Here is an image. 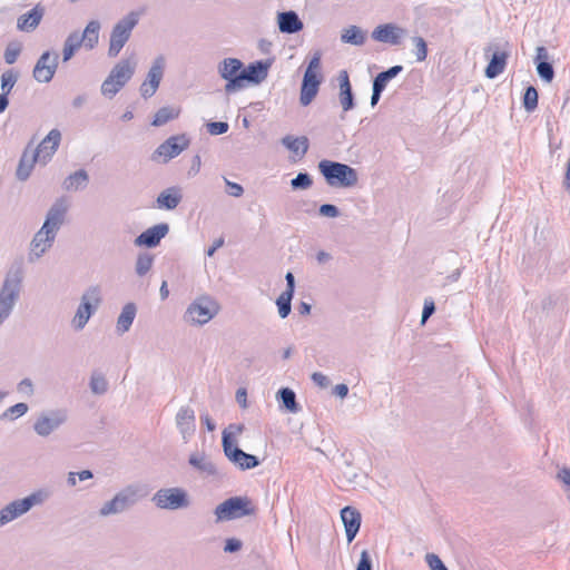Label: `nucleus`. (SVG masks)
Returning a JSON list of instances; mask_svg holds the SVG:
<instances>
[{"label": "nucleus", "instance_id": "1", "mask_svg": "<svg viewBox=\"0 0 570 570\" xmlns=\"http://www.w3.org/2000/svg\"><path fill=\"white\" fill-rule=\"evenodd\" d=\"M23 279V263L22 261H16L6 272L0 287V324L9 318L17 302L19 301Z\"/></svg>", "mask_w": 570, "mask_h": 570}, {"label": "nucleus", "instance_id": "2", "mask_svg": "<svg viewBox=\"0 0 570 570\" xmlns=\"http://www.w3.org/2000/svg\"><path fill=\"white\" fill-rule=\"evenodd\" d=\"M318 170L332 187H353L358 181L356 169L343 163L323 159L318 163Z\"/></svg>", "mask_w": 570, "mask_h": 570}, {"label": "nucleus", "instance_id": "3", "mask_svg": "<svg viewBox=\"0 0 570 570\" xmlns=\"http://www.w3.org/2000/svg\"><path fill=\"white\" fill-rule=\"evenodd\" d=\"M50 497L48 489H39L23 499L8 503L0 510V528L26 514L35 505L45 503Z\"/></svg>", "mask_w": 570, "mask_h": 570}, {"label": "nucleus", "instance_id": "4", "mask_svg": "<svg viewBox=\"0 0 570 570\" xmlns=\"http://www.w3.org/2000/svg\"><path fill=\"white\" fill-rule=\"evenodd\" d=\"M141 498L142 494L140 493L139 485H126L100 507L98 514L101 518H108L110 515L124 513L132 508Z\"/></svg>", "mask_w": 570, "mask_h": 570}, {"label": "nucleus", "instance_id": "5", "mask_svg": "<svg viewBox=\"0 0 570 570\" xmlns=\"http://www.w3.org/2000/svg\"><path fill=\"white\" fill-rule=\"evenodd\" d=\"M140 16L139 11H130L114 26L109 39V57L115 58L119 55L138 24Z\"/></svg>", "mask_w": 570, "mask_h": 570}, {"label": "nucleus", "instance_id": "6", "mask_svg": "<svg viewBox=\"0 0 570 570\" xmlns=\"http://www.w3.org/2000/svg\"><path fill=\"white\" fill-rule=\"evenodd\" d=\"M101 301V289L98 285L90 286L83 292L80 304L71 320V326L75 331L85 328L90 317L97 312Z\"/></svg>", "mask_w": 570, "mask_h": 570}, {"label": "nucleus", "instance_id": "7", "mask_svg": "<svg viewBox=\"0 0 570 570\" xmlns=\"http://www.w3.org/2000/svg\"><path fill=\"white\" fill-rule=\"evenodd\" d=\"M256 508L247 497H232L215 508L217 521H229L254 515Z\"/></svg>", "mask_w": 570, "mask_h": 570}, {"label": "nucleus", "instance_id": "8", "mask_svg": "<svg viewBox=\"0 0 570 570\" xmlns=\"http://www.w3.org/2000/svg\"><path fill=\"white\" fill-rule=\"evenodd\" d=\"M153 503L163 510H179L189 507L188 493L183 488L159 489L151 498Z\"/></svg>", "mask_w": 570, "mask_h": 570}, {"label": "nucleus", "instance_id": "9", "mask_svg": "<svg viewBox=\"0 0 570 570\" xmlns=\"http://www.w3.org/2000/svg\"><path fill=\"white\" fill-rule=\"evenodd\" d=\"M217 73L226 81L224 90L233 94L242 90L240 76L243 73V61L237 58H224L217 65Z\"/></svg>", "mask_w": 570, "mask_h": 570}, {"label": "nucleus", "instance_id": "10", "mask_svg": "<svg viewBox=\"0 0 570 570\" xmlns=\"http://www.w3.org/2000/svg\"><path fill=\"white\" fill-rule=\"evenodd\" d=\"M188 146L189 139L185 134L170 136L154 150L150 159L158 164H167L187 149Z\"/></svg>", "mask_w": 570, "mask_h": 570}, {"label": "nucleus", "instance_id": "11", "mask_svg": "<svg viewBox=\"0 0 570 570\" xmlns=\"http://www.w3.org/2000/svg\"><path fill=\"white\" fill-rule=\"evenodd\" d=\"M217 312V305L213 301L200 298L188 306L184 317L188 323L204 325L208 323Z\"/></svg>", "mask_w": 570, "mask_h": 570}, {"label": "nucleus", "instance_id": "12", "mask_svg": "<svg viewBox=\"0 0 570 570\" xmlns=\"http://www.w3.org/2000/svg\"><path fill=\"white\" fill-rule=\"evenodd\" d=\"M67 420V410H51L39 415L33 424V430L39 436L46 438L65 424Z\"/></svg>", "mask_w": 570, "mask_h": 570}, {"label": "nucleus", "instance_id": "13", "mask_svg": "<svg viewBox=\"0 0 570 570\" xmlns=\"http://www.w3.org/2000/svg\"><path fill=\"white\" fill-rule=\"evenodd\" d=\"M222 445L226 458L240 470H250L259 465V460L256 455L246 453L236 444L229 443L227 435L222 438Z\"/></svg>", "mask_w": 570, "mask_h": 570}, {"label": "nucleus", "instance_id": "14", "mask_svg": "<svg viewBox=\"0 0 570 570\" xmlns=\"http://www.w3.org/2000/svg\"><path fill=\"white\" fill-rule=\"evenodd\" d=\"M59 63V55L53 51H45L37 60L32 70L36 81L48 83L55 77Z\"/></svg>", "mask_w": 570, "mask_h": 570}, {"label": "nucleus", "instance_id": "15", "mask_svg": "<svg viewBox=\"0 0 570 570\" xmlns=\"http://www.w3.org/2000/svg\"><path fill=\"white\" fill-rule=\"evenodd\" d=\"M56 236L52 232L41 227L30 242L28 262L36 263L39 261L52 247Z\"/></svg>", "mask_w": 570, "mask_h": 570}, {"label": "nucleus", "instance_id": "16", "mask_svg": "<svg viewBox=\"0 0 570 570\" xmlns=\"http://www.w3.org/2000/svg\"><path fill=\"white\" fill-rule=\"evenodd\" d=\"M405 36L406 30L394 23L380 24L371 35L373 40L391 46H400Z\"/></svg>", "mask_w": 570, "mask_h": 570}, {"label": "nucleus", "instance_id": "17", "mask_svg": "<svg viewBox=\"0 0 570 570\" xmlns=\"http://www.w3.org/2000/svg\"><path fill=\"white\" fill-rule=\"evenodd\" d=\"M175 423L184 441H189L196 431V415L194 409L189 405L180 406L176 413Z\"/></svg>", "mask_w": 570, "mask_h": 570}, {"label": "nucleus", "instance_id": "18", "mask_svg": "<svg viewBox=\"0 0 570 570\" xmlns=\"http://www.w3.org/2000/svg\"><path fill=\"white\" fill-rule=\"evenodd\" d=\"M268 69L269 62L263 60L250 62L247 67L243 65L242 89L246 87V83L258 85L263 82L268 76Z\"/></svg>", "mask_w": 570, "mask_h": 570}, {"label": "nucleus", "instance_id": "19", "mask_svg": "<svg viewBox=\"0 0 570 570\" xmlns=\"http://www.w3.org/2000/svg\"><path fill=\"white\" fill-rule=\"evenodd\" d=\"M169 233V225L167 223H160L147 228L140 235H138L134 243L136 246H145L148 248L156 247L160 240Z\"/></svg>", "mask_w": 570, "mask_h": 570}, {"label": "nucleus", "instance_id": "20", "mask_svg": "<svg viewBox=\"0 0 570 570\" xmlns=\"http://www.w3.org/2000/svg\"><path fill=\"white\" fill-rule=\"evenodd\" d=\"M67 210L68 206L66 202L63 199H57L49 208L45 223L41 227L57 235L58 230L65 222Z\"/></svg>", "mask_w": 570, "mask_h": 570}, {"label": "nucleus", "instance_id": "21", "mask_svg": "<svg viewBox=\"0 0 570 570\" xmlns=\"http://www.w3.org/2000/svg\"><path fill=\"white\" fill-rule=\"evenodd\" d=\"M61 140V132L58 129H51L49 134L41 140L36 149H32L33 153H39L38 159L47 164L55 153L57 151Z\"/></svg>", "mask_w": 570, "mask_h": 570}, {"label": "nucleus", "instance_id": "22", "mask_svg": "<svg viewBox=\"0 0 570 570\" xmlns=\"http://www.w3.org/2000/svg\"><path fill=\"white\" fill-rule=\"evenodd\" d=\"M341 519L344 524L347 542L351 543L360 531L362 515L353 507H344L341 510Z\"/></svg>", "mask_w": 570, "mask_h": 570}, {"label": "nucleus", "instance_id": "23", "mask_svg": "<svg viewBox=\"0 0 570 570\" xmlns=\"http://www.w3.org/2000/svg\"><path fill=\"white\" fill-rule=\"evenodd\" d=\"M321 85V77L318 75H311L309 71H305L302 87L299 102L302 106H308L318 92Z\"/></svg>", "mask_w": 570, "mask_h": 570}, {"label": "nucleus", "instance_id": "24", "mask_svg": "<svg viewBox=\"0 0 570 570\" xmlns=\"http://www.w3.org/2000/svg\"><path fill=\"white\" fill-rule=\"evenodd\" d=\"M45 16V8L36 4L29 12L21 14L17 20V29L22 32H31L40 24Z\"/></svg>", "mask_w": 570, "mask_h": 570}, {"label": "nucleus", "instance_id": "25", "mask_svg": "<svg viewBox=\"0 0 570 570\" xmlns=\"http://www.w3.org/2000/svg\"><path fill=\"white\" fill-rule=\"evenodd\" d=\"M38 157L39 153L32 151L30 142L24 148L17 167L16 176L20 181H26L30 177L36 163L39 160Z\"/></svg>", "mask_w": 570, "mask_h": 570}, {"label": "nucleus", "instance_id": "26", "mask_svg": "<svg viewBox=\"0 0 570 570\" xmlns=\"http://www.w3.org/2000/svg\"><path fill=\"white\" fill-rule=\"evenodd\" d=\"M277 26L282 33H297L303 30L304 23L297 12L293 10L283 11L277 14Z\"/></svg>", "mask_w": 570, "mask_h": 570}, {"label": "nucleus", "instance_id": "27", "mask_svg": "<svg viewBox=\"0 0 570 570\" xmlns=\"http://www.w3.org/2000/svg\"><path fill=\"white\" fill-rule=\"evenodd\" d=\"M340 82V92L338 100L342 106L343 111H350L355 107L354 95L352 91V86L350 82L348 73L345 70H342L338 76Z\"/></svg>", "mask_w": 570, "mask_h": 570}, {"label": "nucleus", "instance_id": "28", "mask_svg": "<svg viewBox=\"0 0 570 570\" xmlns=\"http://www.w3.org/2000/svg\"><path fill=\"white\" fill-rule=\"evenodd\" d=\"M183 200L181 188L178 186H171L164 189L157 197L156 204L158 208L173 210Z\"/></svg>", "mask_w": 570, "mask_h": 570}, {"label": "nucleus", "instance_id": "29", "mask_svg": "<svg viewBox=\"0 0 570 570\" xmlns=\"http://www.w3.org/2000/svg\"><path fill=\"white\" fill-rule=\"evenodd\" d=\"M548 51L544 47L537 48L534 62L539 77L546 82H551L554 78L553 66L548 61Z\"/></svg>", "mask_w": 570, "mask_h": 570}, {"label": "nucleus", "instance_id": "30", "mask_svg": "<svg viewBox=\"0 0 570 570\" xmlns=\"http://www.w3.org/2000/svg\"><path fill=\"white\" fill-rule=\"evenodd\" d=\"M135 73V65H131L128 59L120 60L109 72L116 85L125 87V85L132 78Z\"/></svg>", "mask_w": 570, "mask_h": 570}, {"label": "nucleus", "instance_id": "31", "mask_svg": "<svg viewBox=\"0 0 570 570\" xmlns=\"http://www.w3.org/2000/svg\"><path fill=\"white\" fill-rule=\"evenodd\" d=\"M136 314L137 307L135 303L130 302L124 305L116 323V332L118 335H124L130 330Z\"/></svg>", "mask_w": 570, "mask_h": 570}, {"label": "nucleus", "instance_id": "32", "mask_svg": "<svg viewBox=\"0 0 570 570\" xmlns=\"http://www.w3.org/2000/svg\"><path fill=\"white\" fill-rule=\"evenodd\" d=\"M189 464L207 476H214L218 474L215 463L209 460L204 453L195 452L191 453L188 460Z\"/></svg>", "mask_w": 570, "mask_h": 570}, {"label": "nucleus", "instance_id": "33", "mask_svg": "<svg viewBox=\"0 0 570 570\" xmlns=\"http://www.w3.org/2000/svg\"><path fill=\"white\" fill-rule=\"evenodd\" d=\"M88 183V173L85 169H79L65 178L62 183V188L67 191H77L85 189Z\"/></svg>", "mask_w": 570, "mask_h": 570}, {"label": "nucleus", "instance_id": "34", "mask_svg": "<svg viewBox=\"0 0 570 570\" xmlns=\"http://www.w3.org/2000/svg\"><path fill=\"white\" fill-rule=\"evenodd\" d=\"M507 59H508V53L505 51H495L492 55V57L485 68V71H484L485 77L489 79H494L499 75H501L505 69Z\"/></svg>", "mask_w": 570, "mask_h": 570}, {"label": "nucleus", "instance_id": "35", "mask_svg": "<svg viewBox=\"0 0 570 570\" xmlns=\"http://www.w3.org/2000/svg\"><path fill=\"white\" fill-rule=\"evenodd\" d=\"M100 22L91 20L85 28L82 35L78 33V39L86 48L94 49L99 40Z\"/></svg>", "mask_w": 570, "mask_h": 570}, {"label": "nucleus", "instance_id": "36", "mask_svg": "<svg viewBox=\"0 0 570 570\" xmlns=\"http://www.w3.org/2000/svg\"><path fill=\"white\" fill-rule=\"evenodd\" d=\"M282 145L299 157H303L307 153L309 146L307 137H294L292 135L283 137Z\"/></svg>", "mask_w": 570, "mask_h": 570}, {"label": "nucleus", "instance_id": "37", "mask_svg": "<svg viewBox=\"0 0 570 570\" xmlns=\"http://www.w3.org/2000/svg\"><path fill=\"white\" fill-rule=\"evenodd\" d=\"M341 40L353 46H362L366 40V35L360 27L350 26L343 30Z\"/></svg>", "mask_w": 570, "mask_h": 570}, {"label": "nucleus", "instance_id": "38", "mask_svg": "<svg viewBox=\"0 0 570 570\" xmlns=\"http://www.w3.org/2000/svg\"><path fill=\"white\" fill-rule=\"evenodd\" d=\"M164 69H165V59L163 56H159L154 60L145 81L148 83H153L156 87H159V83L164 76Z\"/></svg>", "mask_w": 570, "mask_h": 570}, {"label": "nucleus", "instance_id": "39", "mask_svg": "<svg viewBox=\"0 0 570 570\" xmlns=\"http://www.w3.org/2000/svg\"><path fill=\"white\" fill-rule=\"evenodd\" d=\"M277 399L282 405L291 413H297L299 406L296 402V394L288 387H283L277 392Z\"/></svg>", "mask_w": 570, "mask_h": 570}, {"label": "nucleus", "instance_id": "40", "mask_svg": "<svg viewBox=\"0 0 570 570\" xmlns=\"http://www.w3.org/2000/svg\"><path fill=\"white\" fill-rule=\"evenodd\" d=\"M179 116V110L173 107H161L155 114L151 125L160 127L166 125L168 121L176 119Z\"/></svg>", "mask_w": 570, "mask_h": 570}, {"label": "nucleus", "instance_id": "41", "mask_svg": "<svg viewBox=\"0 0 570 570\" xmlns=\"http://www.w3.org/2000/svg\"><path fill=\"white\" fill-rule=\"evenodd\" d=\"M81 47V42L78 39V32H71L63 43L62 60L69 61L75 52Z\"/></svg>", "mask_w": 570, "mask_h": 570}, {"label": "nucleus", "instance_id": "42", "mask_svg": "<svg viewBox=\"0 0 570 570\" xmlns=\"http://www.w3.org/2000/svg\"><path fill=\"white\" fill-rule=\"evenodd\" d=\"M403 71V66L396 65L391 68H389L385 71L380 72L373 80V83L382 87L383 90H385L387 82L395 78L399 73Z\"/></svg>", "mask_w": 570, "mask_h": 570}, {"label": "nucleus", "instance_id": "43", "mask_svg": "<svg viewBox=\"0 0 570 570\" xmlns=\"http://www.w3.org/2000/svg\"><path fill=\"white\" fill-rule=\"evenodd\" d=\"M89 387L94 394H105L108 391V382L105 375L97 371L92 372L90 376Z\"/></svg>", "mask_w": 570, "mask_h": 570}, {"label": "nucleus", "instance_id": "44", "mask_svg": "<svg viewBox=\"0 0 570 570\" xmlns=\"http://www.w3.org/2000/svg\"><path fill=\"white\" fill-rule=\"evenodd\" d=\"M154 256L149 253H139L136 258L135 272L138 276H145L153 267Z\"/></svg>", "mask_w": 570, "mask_h": 570}, {"label": "nucleus", "instance_id": "45", "mask_svg": "<svg viewBox=\"0 0 570 570\" xmlns=\"http://www.w3.org/2000/svg\"><path fill=\"white\" fill-rule=\"evenodd\" d=\"M294 294H289L286 292H283L276 299V305L278 308V314L281 318H286L292 309V299Z\"/></svg>", "mask_w": 570, "mask_h": 570}, {"label": "nucleus", "instance_id": "46", "mask_svg": "<svg viewBox=\"0 0 570 570\" xmlns=\"http://www.w3.org/2000/svg\"><path fill=\"white\" fill-rule=\"evenodd\" d=\"M22 51V43L19 41H10L3 53L6 63L13 65Z\"/></svg>", "mask_w": 570, "mask_h": 570}, {"label": "nucleus", "instance_id": "47", "mask_svg": "<svg viewBox=\"0 0 570 570\" xmlns=\"http://www.w3.org/2000/svg\"><path fill=\"white\" fill-rule=\"evenodd\" d=\"M414 46L413 53L417 62H423L428 57V43L421 36L412 37Z\"/></svg>", "mask_w": 570, "mask_h": 570}, {"label": "nucleus", "instance_id": "48", "mask_svg": "<svg viewBox=\"0 0 570 570\" xmlns=\"http://www.w3.org/2000/svg\"><path fill=\"white\" fill-rule=\"evenodd\" d=\"M28 412V405L26 403H17L8 407L0 416L1 420L13 421Z\"/></svg>", "mask_w": 570, "mask_h": 570}, {"label": "nucleus", "instance_id": "49", "mask_svg": "<svg viewBox=\"0 0 570 570\" xmlns=\"http://www.w3.org/2000/svg\"><path fill=\"white\" fill-rule=\"evenodd\" d=\"M18 80V73L13 69H9L1 75V90L2 94L7 97L8 94L12 90L13 86Z\"/></svg>", "mask_w": 570, "mask_h": 570}, {"label": "nucleus", "instance_id": "50", "mask_svg": "<svg viewBox=\"0 0 570 570\" xmlns=\"http://www.w3.org/2000/svg\"><path fill=\"white\" fill-rule=\"evenodd\" d=\"M523 107L528 112H532L538 107V91L533 86L527 87L524 91Z\"/></svg>", "mask_w": 570, "mask_h": 570}, {"label": "nucleus", "instance_id": "51", "mask_svg": "<svg viewBox=\"0 0 570 570\" xmlns=\"http://www.w3.org/2000/svg\"><path fill=\"white\" fill-rule=\"evenodd\" d=\"M313 185L312 177L308 173H298L295 178L291 180V187L294 190H304L311 188Z\"/></svg>", "mask_w": 570, "mask_h": 570}, {"label": "nucleus", "instance_id": "52", "mask_svg": "<svg viewBox=\"0 0 570 570\" xmlns=\"http://www.w3.org/2000/svg\"><path fill=\"white\" fill-rule=\"evenodd\" d=\"M124 87L116 85V81L111 77H107L101 83V94L111 99L114 98Z\"/></svg>", "mask_w": 570, "mask_h": 570}, {"label": "nucleus", "instance_id": "53", "mask_svg": "<svg viewBox=\"0 0 570 570\" xmlns=\"http://www.w3.org/2000/svg\"><path fill=\"white\" fill-rule=\"evenodd\" d=\"M229 126L225 121H213L207 124V130L213 136H218L227 132Z\"/></svg>", "mask_w": 570, "mask_h": 570}, {"label": "nucleus", "instance_id": "54", "mask_svg": "<svg viewBox=\"0 0 570 570\" xmlns=\"http://www.w3.org/2000/svg\"><path fill=\"white\" fill-rule=\"evenodd\" d=\"M318 214L323 217L336 218L341 215V212L335 205L323 204L318 208Z\"/></svg>", "mask_w": 570, "mask_h": 570}, {"label": "nucleus", "instance_id": "55", "mask_svg": "<svg viewBox=\"0 0 570 570\" xmlns=\"http://www.w3.org/2000/svg\"><path fill=\"white\" fill-rule=\"evenodd\" d=\"M244 431V425L243 424H229L224 431H223V438L225 435L228 436V441L229 443H234L235 444V440L234 438L236 435H239L242 434Z\"/></svg>", "mask_w": 570, "mask_h": 570}, {"label": "nucleus", "instance_id": "56", "mask_svg": "<svg viewBox=\"0 0 570 570\" xmlns=\"http://www.w3.org/2000/svg\"><path fill=\"white\" fill-rule=\"evenodd\" d=\"M425 560L431 570H448L442 560L434 553H428Z\"/></svg>", "mask_w": 570, "mask_h": 570}, {"label": "nucleus", "instance_id": "57", "mask_svg": "<svg viewBox=\"0 0 570 570\" xmlns=\"http://www.w3.org/2000/svg\"><path fill=\"white\" fill-rule=\"evenodd\" d=\"M356 570H372V560L367 550H363Z\"/></svg>", "mask_w": 570, "mask_h": 570}, {"label": "nucleus", "instance_id": "58", "mask_svg": "<svg viewBox=\"0 0 570 570\" xmlns=\"http://www.w3.org/2000/svg\"><path fill=\"white\" fill-rule=\"evenodd\" d=\"M17 390L19 393L26 394L28 396L33 394V384L30 379H23L18 383Z\"/></svg>", "mask_w": 570, "mask_h": 570}, {"label": "nucleus", "instance_id": "59", "mask_svg": "<svg viewBox=\"0 0 570 570\" xmlns=\"http://www.w3.org/2000/svg\"><path fill=\"white\" fill-rule=\"evenodd\" d=\"M321 52L316 51L312 59L309 60V63L305 71H309L311 75H317V70L321 68Z\"/></svg>", "mask_w": 570, "mask_h": 570}, {"label": "nucleus", "instance_id": "60", "mask_svg": "<svg viewBox=\"0 0 570 570\" xmlns=\"http://www.w3.org/2000/svg\"><path fill=\"white\" fill-rule=\"evenodd\" d=\"M242 541L236 538L227 539L225 542L224 551L228 553L237 552L242 549Z\"/></svg>", "mask_w": 570, "mask_h": 570}, {"label": "nucleus", "instance_id": "61", "mask_svg": "<svg viewBox=\"0 0 570 570\" xmlns=\"http://www.w3.org/2000/svg\"><path fill=\"white\" fill-rule=\"evenodd\" d=\"M157 89H158V87H156V86H155V85H153V83H148V82H146V81L144 80V82L141 83V86H140V89H139V90H140V95H141L145 99H147V98L153 97V96L156 94Z\"/></svg>", "mask_w": 570, "mask_h": 570}, {"label": "nucleus", "instance_id": "62", "mask_svg": "<svg viewBox=\"0 0 570 570\" xmlns=\"http://www.w3.org/2000/svg\"><path fill=\"white\" fill-rule=\"evenodd\" d=\"M312 381L320 387L322 389H325L330 385V380L328 377L321 373V372H315L312 374Z\"/></svg>", "mask_w": 570, "mask_h": 570}, {"label": "nucleus", "instance_id": "63", "mask_svg": "<svg viewBox=\"0 0 570 570\" xmlns=\"http://www.w3.org/2000/svg\"><path fill=\"white\" fill-rule=\"evenodd\" d=\"M435 312V305L432 299H425L422 311V323H424Z\"/></svg>", "mask_w": 570, "mask_h": 570}, {"label": "nucleus", "instance_id": "64", "mask_svg": "<svg viewBox=\"0 0 570 570\" xmlns=\"http://www.w3.org/2000/svg\"><path fill=\"white\" fill-rule=\"evenodd\" d=\"M226 185L230 196L240 197L244 194V188L239 184L226 180Z\"/></svg>", "mask_w": 570, "mask_h": 570}]
</instances>
